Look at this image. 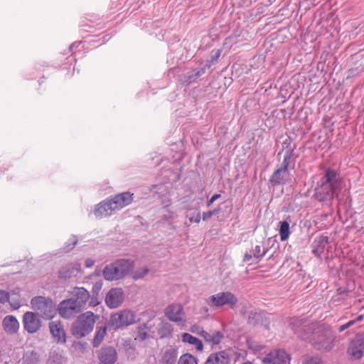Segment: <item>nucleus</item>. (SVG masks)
<instances>
[{
  "instance_id": "cd10ccee",
  "label": "nucleus",
  "mask_w": 364,
  "mask_h": 364,
  "mask_svg": "<svg viewBox=\"0 0 364 364\" xmlns=\"http://www.w3.org/2000/svg\"><path fill=\"white\" fill-rule=\"evenodd\" d=\"M181 340L183 343H188L195 346L196 349L201 351L203 348V343L200 340L195 336H193L188 333H183L181 336Z\"/></svg>"
},
{
  "instance_id": "ea45409f",
  "label": "nucleus",
  "mask_w": 364,
  "mask_h": 364,
  "mask_svg": "<svg viewBox=\"0 0 364 364\" xmlns=\"http://www.w3.org/2000/svg\"><path fill=\"white\" fill-rule=\"evenodd\" d=\"M190 331L193 333H196V334H198V335H200L201 337H203L204 333H205V330L203 329V327H201L199 325H197V324H194L193 325L191 328H190Z\"/></svg>"
},
{
  "instance_id": "bb28decb",
  "label": "nucleus",
  "mask_w": 364,
  "mask_h": 364,
  "mask_svg": "<svg viewBox=\"0 0 364 364\" xmlns=\"http://www.w3.org/2000/svg\"><path fill=\"white\" fill-rule=\"evenodd\" d=\"M177 355V349L172 347L168 348L162 355L163 364H176Z\"/></svg>"
},
{
  "instance_id": "4468645a",
  "label": "nucleus",
  "mask_w": 364,
  "mask_h": 364,
  "mask_svg": "<svg viewBox=\"0 0 364 364\" xmlns=\"http://www.w3.org/2000/svg\"><path fill=\"white\" fill-rule=\"evenodd\" d=\"M50 332L57 343L63 344L66 342V333L60 321H53L48 324Z\"/></svg>"
},
{
  "instance_id": "f8f14e48",
  "label": "nucleus",
  "mask_w": 364,
  "mask_h": 364,
  "mask_svg": "<svg viewBox=\"0 0 364 364\" xmlns=\"http://www.w3.org/2000/svg\"><path fill=\"white\" fill-rule=\"evenodd\" d=\"M81 272V264L79 262L67 264L60 268L58 272V277L63 280H68L76 277Z\"/></svg>"
},
{
  "instance_id": "ddd939ff",
  "label": "nucleus",
  "mask_w": 364,
  "mask_h": 364,
  "mask_svg": "<svg viewBox=\"0 0 364 364\" xmlns=\"http://www.w3.org/2000/svg\"><path fill=\"white\" fill-rule=\"evenodd\" d=\"M97 358L102 364H114L117 360L118 356L114 347L106 346L97 351Z\"/></svg>"
},
{
  "instance_id": "9b49d317",
  "label": "nucleus",
  "mask_w": 364,
  "mask_h": 364,
  "mask_svg": "<svg viewBox=\"0 0 364 364\" xmlns=\"http://www.w3.org/2000/svg\"><path fill=\"white\" fill-rule=\"evenodd\" d=\"M348 353L354 359H360L364 354V333L358 334L352 340L348 348Z\"/></svg>"
},
{
  "instance_id": "864d4df0",
  "label": "nucleus",
  "mask_w": 364,
  "mask_h": 364,
  "mask_svg": "<svg viewBox=\"0 0 364 364\" xmlns=\"http://www.w3.org/2000/svg\"><path fill=\"white\" fill-rule=\"evenodd\" d=\"M250 348H251L252 349H253L255 350H261V348L259 346H255V347L250 346Z\"/></svg>"
},
{
  "instance_id": "8fccbe9b",
  "label": "nucleus",
  "mask_w": 364,
  "mask_h": 364,
  "mask_svg": "<svg viewBox=\"0 0 364 364\" xmlns=\"http://www.w3.org/2000/svg\"><path fill=\"white\" fill-rule=\"evenodd\" d=\"M347 328H348V326L347 325V323H345L338 328V331H339V332H342Z\"/></svg>"
},
{
  "instance_id": "e433bc0d",
  "label": "nucleus",
  "mask_w": 364,
  "mask_h": 364,
  "mask_svg": "<svg viewBox=\"0 0 364 364\" xmlns=\"http://www.w3.org/2000/svg\"><path fill=\"white\" fill-rule=\"evenodd\" d=\"M149 272V268L144 267L141 269H138L133 272L132 273V279L134 280H138L144 278Z\"/></svg>"
},
{
  "instance_id": "20e7f679",
  "label": "nucleus",
  "mask_w": 364,
  "mask_h": 364,
  "mask_svg": "<svg viewBox=\"0 0 364 364\" xmlns=\"http://www.w3.org/2000/svg\"><path fill=\"white\" fill-rule=\"evenodd\" d=\"M99 316L92 311H86L79 315L72 324V334L77 338L85 337L91 333Z\"/></svg>"
},
{
  "instance_id": "a211bd4d",
  "label": "nucleus",
  "mask_w": 364,
  "mask_h": 364,
  "mask_svg": "<svg viewBox=\"0 0 364 364\" xmlns=\"http://www.w3.org/2000/svg\"><path fill=\"white\" fill-rule=\"evenodd\" d=\"M230 358L225 350L211 353L206 359L204 364H230Z\"/></svg>"
},
{
  "instance_id": "c756f323",
  "label": "nucleus",
  "mask_w": 364,
  "mask_h": 364,
  "mask_svg": "<svg viewBox=\"0 0 364 364\" xmlns=\"http://www.w3.org/2000/svg\"><path fill=\"white\" fill-rule=\"evenodd\" d=\"M106 333L107 326L105 325L102 326H97V331L92 341L93 347L97 348L101 344Z\"/></svg>"
},
{
  "instance_id": "72a5a7b5",
  "label": "nucleus",
  "mask_w": 364,
  "mask_h": 364,
  "mask_svg": "<svg viewBox=\"0 0 364 364\" xmlns=\"http://www.w3.org/2000/svg\"><path fill=\"white\" fill-rule=\"evenodd\" d=\"M26 364H36L38 361V355L33 350L27 351L23 356Z\"/></svg>"
},
{
  "instance_id": "1a4fd4ad",
  "label": "nucleus",
  "mask_w": 364,
  "mask_h": 364,
  "mask_svg": "<svg viewBox=\"0 0 364 364\" xmlns=\"http://www.w3.org/2000/svg\"><path fill=\"white\" fill-rule=\"evenodd\" d=\"M22 322L25 331L29 333H36L42 326L39 315L32 311H26L23 314Z\"/></svg>"
},
{
  "instance_id": "f03ea898",
  "label": "nucleus",
  "mask_w": 364,
  "mask_h": 364,
  "mask_svg": "<svg viewBox=\"0 0 364 364\" xmlns=\"http://www.w3.org/2000/svg\"><path fill=\"white\" fill-rule=\"evenodd\" d=\"M341 191L339 174L334 170L327 168L314 189L313 197L319 202L331 201Z\"/></svg>"
},
{
  "instance_id": "f3484780",
  "label": "nucleus",
  "mask_w": 364,
  "mask_h": 364,
  "mask_svg": "<svg viewBox=\"0 0 364 364\" xmlns=\"http://www.w3.org/2000/svg\"><path fill=\"white\" fill-rule=\"evenodd\" d=\"M90 297V293L87 289L76 287L72 291V297L70 299L83 309Z\"/></svg>"
},
{
  "instance_id": "473e14b6",
  "label": "nucleus",
  "mask_w": 364,
  "mask_h": 364,
  "mask_svg": "<svg viewBox=\"0 0 364 364\" xmlns=\"http://www.w3.org/2000/svg\"><path fill=\"white\" fill-rule=\"evenodd\" d=\"M279 235L282 241H286L289 236V223L283 220L279 222Z\"/></svg>"
},
{
  "instance_id": "603ef678",
  "label": "nucleus",
  "mask_w": 364,
  "mask_h": 364,
  "mask_svg": "<svg viewBox=\"0 0 364 364\" xmlns=\"http://www.w3.org/2000/svg\"><path fill=\"white\" fill-rule=\"evenodd\" d=\"M363 315H360V316H358L355 319V323H356L357 321H362V320H363Z\"/></svg>"
},
{
  "instance_id": "de8ad7c7",
  "label": "nucleus",
  "mask_w": 364,
  "mask_h": 364,
  "mask_svg": "<svg viewBox=\"0 0 364 364\" xmlns=\"http://www.w3.org/2000/svg\"><path fill=\"white\" fill-rule=\"evenodd\" d=\"M100 289H101V284H100L96 283L93 286V291H94V292H96V294L98 293V291L100 290Z\"/></svg>"
},
{
  "instance_id": "9d476101",
  "label": "nucleus",
  "mask_w": 364,
  "mask_h": 364,
  "mask_svg": "<svg viewBox=\"0 0 364 364\" xmlns=\"http://www.w3.org/2000/svg\"><path fill=\"white\" fill-rule=\"evenodd\" d=\"M290 355L284 350L277 349L270 351L263 358L264 364H287Z\"/></svg>"
},
{
  "instance_id": "c9c22d12",
  "label": "nucleus",
  "mask_w": 364,
  "mask_h": 364,
  "mask_svg": "<svg viewBox=\"0 0 364 364\" xmlns=\"http://www.w3.org/2000/svg\"><path fill=\"white\" fill-rule=\"evenodd\" d=\"M77 237L76 235H72L68 239V242L65 243L63 251L65 252L71 251L77 245Z\"/></svg>"
},
{
  "instance_id": "6e6d98bb",
  "label": "nucleus",
  "mask_w": 364,
  "mask_h": 364,
  "mask_svg": "<svg viewBox=\"0 0 364 364\" xmlns=\"http://www.w3.org/2000/svg\"><path fill=\"white\" fill-rule=\"evenodd\" d=\"M242 364H252V363L251 362H248V361H247V362H245V363H242Z\"/></svg>"
},
{
  "instance_id": "2f4dec72",
  "label": "nucleus",
  "mask_w": 364,
  "mask_h": 364,
  "mask_svg": "<svg viewBox=\"0 0 364 364\" xmlns=\"http://www.w3.org/2000/svg\"><path fill=\"white\" fill-rule=\"evenodd\" d=\"M294 149L290 148L286 151L284 160L281 164L282 168H285V169L289 170V167L290 166L291 163L294 159Z\"/></svg>"
},
{
  "instance_id": "37998d69",
  "label": "nucleus",
  "mask_w": 364,
  "mask_h": 364,
  "mask_svg": "<svg viewBox=\"0 0 364 364\" xmlns=\"http://www.w3.org/2000/svg\"><path fill=\"white\" fill-rule=\"evenodd\" d=\"M9 294L5 291H0V302L5 303L9 301Z\"/></svg>"
},
{
  "instance_id": "79ce46f5",
  "label": "nucleus",
  "mask_w": 364,
  "mask_h": 364,
  "mask_svg": "<svg viewBox=\"0 0 364 364\" xmlns=\"http://www.w3.org/2000/svg\"><path fill=\"white\" fill-rule=\"evenodd\" d=\"M220 55V51L219 50H213L210 53V62L213 63L216 61Z\"/></svg>"
},
{
  "instance_id": "5fc2aeb1",
  "label": "nucleus",
  "mask_w": 364,
  "mask_h": 364,
  "mask_svg": "<svg viewBox=\"0 0 364 364\" xmlns=\"http://www.w3.org/2000/svg\"><path fill=\"white\" fill-rule=\"evenodd\" d=\"M289 144L290 143L288 141L287 139L284 141V145H286L287 147H288Z\"/></svg>"
},
{
  "instance_id": "c85d7f7f",
  "label": "nucleus",
  "mask_w": 364,
  "mask_h": 364,
  "mask_svg": "<svg viewBox=\"0 0 364 364\" xmlns=\"http://www.w3.org/2000/svg\"><path fill=\"white\" fill-rule=\"evenodd\" d=\"M173 331V326L168 322H162L158 328V334L161 338H171Z\"/></svg>"
},
{
  "instance_id": "aec40b11",
  "label": "nucleus",
  "mask_w": 364,
  "mask_h": 364,
  "mask_svg": "<svg viewBox=\"0 0 364 364\" xmlns=\"http://www.w3.org/2000/svg\"><path fill=\"white\" fill-rule=\"evenodd\" d=\"M166 316L170 321L174 322L182 321L183 316L182 306L180 304L169 305L166 309Z\"/></svg>"
},
{
  "instance_id": "4be33fe9",
  "label": "nucleus",
  "mask_w": 364,
  "mask_h": 364,
  "mask_svg": "<svg viewBox=\"0 0 364 364\" xmlns=\"http://www.w3.org/2000/svg\"><path fill=\"white\" fill-rule=\"evenodd\" d=\"M102 274L104 278L108 281L118 280L122 278L119 269L114 262L110 263L105 267Z\"/></svg>"
},
{
  "instance_id": "dca6fc26",
  "label": "nucleus",
  "mask_w": 364,
  "mask_h": 364,
  "mask_svg": "<svg viewBox=\"0 0 364 364\" xmlns=\"http://www.w3.org/2000/svg\"><path fill=\"white\" fill-rule=\"evenodd\" d=\"M247 322L249 324L254 326H261L268 328L269 325V318L264 312L250 311L248 315Z\"/></svg>"
},
{
  "instance_id": "6ab92c4d",
  "label": "nucleus",
  "mask_w": 364,
  "mask_h": 364,
  "mask_svg": "<svg viewBox=\"0 0 364 364\" xmlns=\"http://www.w3.org/2000/svg\"><path fill=\"white\" fill-rule=\"evenodd\" d=\"M2 326L4 330L11 335L17 333L20 326L16 318L12 315H8L4 317L2 321Z\"/></svg>"
},
{
  "instance_id": "a19ab883",
  "label": "nucleus",
  "mask_w": 364,
  "mask_h": 364,
  "mask_svg": "<svg viewBox=\"0 0 364 364\" xmlns=\"http://www.w3.org/2000/svg\"><path fill=\"white\" fill-rule=\"evenodd\" d=\"M303 364H321V360L318 357L308 358Z\"/></svg>"
},
{
  "instance_id": "4c0bfd02",
  "label": "nucleus",
  "mask_w": 364,
  "mask_h": 364,
  "mask_svg": "<svg viewBox=\"0 0 364 364\" xmlns=\"http://www.w3.org/2000/svg\"><path fill=\"white\" fill-rule=\"evenodd\" d=\"M146 329L147 326L146 323H144L138 327L137 338L139 340L144 341L149 337Z\"/></svg>"
},
{
  "instance_id": "a878e982",
  "label": "nucleus",
  "mask_w": 364,
  "mask_h": 364,
  "mask_svg": "<svg viewBox=\"0 0 364 364\" xmlns=\"http://www.w3.org/2000/svg\"><path fill=\"white\" fill-rule=\"evenodd\" d=\"M262 244L256 245L254 248L252 249L250 252H246L243 257V262H247L250 261L252 257H254L257 261L261 260V259L265 255L267 250H264L262 252Z\"/></svg>"
},
{
  "instance_id": "f704fd0d",
  "label": "nucleus",
  "mask_w": 364,
  "mask_h": 364,
  "mask_svg": "<svg viewBox=\"0 0 364 364\" xmlns=\"http://www.w3.org/2000/svg\"><path fill=\"white\" fill-rule=\"evenodd\" d=\"M178 364H198V362L193 355L185 353L180 357Z\"/></svg>"
},
{
  "instance_id": "c03bdc74",
  "label": "nucleus",
  "mask_w": 364,
  "mask_h": 364,
  "mask_svg": "<svg viewBox=\"0 0 364 364\" xmlns=\"http://www.w3.org/2000/svg\"><path fill=\"white\" fill-rule=\"evenodd\" d=\"M200 219H201V215H200V212H198L197 214L196 215V216H191L189 218V220L191 223H198L200 221Z\"/></svg>"
},
{
  "instance_id": "7ed1b4c3",
  "label": "nucleus",
  "mask_w": 364,
  "mask_h": 364,
  "mask_svg": "<svg viewBox=\"0 0 364 364\" xmlns=\"http://www.w3.org/2000/svg\"><path fill=\"white\" fill-rule=\"evenodd\" d=\"M133 194L130 192L118 193L113 197L100 203L94 210L96 218L108 217L132 203Z\"/></svg>"
},
{
  "instance_id": "2eb2a0df",
  "label": "nucleus",
  "mask_w": 364,
  "mask_h": 364,
  "mask_svg": "<svg viewBox=\"0 0 364 364\" xmlns=\"http://www.w3.org/2000/svg\"><path fill=\"white\" fill-rule=\"evenodd\" d=\"M123 291L121 289H110L105 298L106 304L110 308H117L123 302Z\"/></svg>"
},
{
  "instance_id": "39448f33",
  "label": "nucleus",
  "mask_w": 364,
  "mask_h": 364,
  "mask_svg": "<svg viewBox=\"0 0 364 364\" xmlns=\"http://www.w3.org/2000/svg\"><path fill=\"white\" fill-rule=\"evenodd\" d=\"M31 305L36 314L46 320L52 319L58 311L55 302L49 297L35 296L31 300Z\"/></svg>"
},
{
  "instance_id": "09e8293b",
  "label": "nucleus",
  "mask_w": 364,
  "mask_h": 364,
  "mask_svg": "<svg viewBox=\"0 0 364 364\" xmlns=\"http://www.w3.org/2000/svg\"><path fill=\"white\" fill-rule=\"evenodd\" d=\"M97 304H98V302L97 301L96 298L92 296L90 302V305L91 306H95Z\"/></svg>"
},
{
  "instance_id": "58836bf2",
  "label": "nucleus",
  "mask_w": 364,
  "mask_h": 364,
  "mask_svg": "<svg viewBox=\"0 0 364 364\" xmlns=\"http://www.w3.org/2000/svg\"><path fill=\"white\" fill-rule=\"evenodd\" d=\"M220 208H215L214 210H212L204 212L203 213V220L204 221L208 220L212 216L218 214L220 213Z\"/></svg>"
},
{
  "instance_id": "49530a36",
  "label": "nucleus",
  "mask_w": 364,
  "mask_h": 364,
  "mask_svg": "<svg viewBox=\"0 0 364 364\" xmlns=\"http://www.w3.org/2000/svg\"><path fill=\"white\" fill-rule=\"evenodd\" d=\"M94 264H95V260L90 259V258L87 259L85 262V265L87 268L92 267L94 265Z\"/></svg>"
},
{
  "instance_id": "412c9836",
  "label": "nucleus",
  "mask_w": 364,
  "mask_h": 364,
  "mask_svg": "<svg viewBox=\"0 0 364 364\" xmlns=\"http://www.w3.org/2000/svg\"><path fill=\"white\" fill-rule=\"evenodd\" d=\"M289 170L280 167L274 171L269 181L273 186L284 184L287 182Z\"/></svg>"
},
{
  "instance_id": "6e6552de",
  "label": "nucleus",
  "mask_w": 364,
  "mask_h": 364,
  "mask_svg": "<svg viewBox=\"0 0 364 364\" xmlns=\"http://www.w3.org/2000/svg\"><path fill=\"white\" fill-rule=\"evenodd\" d=\"M82 309V307L70 299L63 300L58 307L60 316L66 319L74 318Z\"/></svg>"
},
{
  "instance_id": "a18cd8bd",
  "label": "nucleus",
  "mask_w": 364,
  "mask_h": 364,
  "mask_svg": "<svg viewBox=\"0 0 364 364\" xmlns=\"http://www.w3.org/2000/svg\"><path fill=\"white\" fill-rule=\"evenodd\" d=\"M221 197L220 194H215L213 195L211 198L207 202V206L210 207L212 204L218 198Z\"/></svg>"
},
{
  "instance_id": "0eeeda50",
  "label": "nucleus",
  "mask_w": 364,
  "mask_h": 364,
  "mask_svg": "<svg viewBox=\"0 0 364 364\" xmlns=\"http://www.w3.org/2000/svg\"><path fill=\"white\" fill-rule=\"evenodd\" d=\"M135 315L130 310L121 311L111 316L109 326L114 329H117L124 326H129L134 322Z\"/></svg>"
},
{
  "instance_id": "b1692460",
  "label": "nucleus",
  "mask_w": 364,
  "mask_h": 364,
  "mask_svg": "<svg viewBox=\"0 0 364 364\" xmlns=\"http://www.w3.org/2000/svg\"><path fill=\"white\" fill-rule=\"evenodd\" d=\"M203 338L205 341L212 346L219 344L224 338V334L220 331H205Z\"/></svg>"
},
{
  "instance_id": "393cba45",
  "label": "nucleus",
  "mask_w": 364,
  "mask_h": 364,
  "mask_svg": "<svg viewBox=\"0 0 364 364\" xmlns=\"http://www.w3.org/2000/svg\"><path fill=\"white\" fill-rule=\"evenodd\" d=\"M122 278L134 267V262L127 259H119L114 262Z\"/></svg>"
},
{
  "instance_id": "7c9ffc66",
  "label": "nucleus",
  "mask_w": 364,
  "mask_h": 364,
  "mask_svg": "<svg viewBox=\"0 0 364 364\" xmlns=\"http://www.w3.org/2000/svg\"><path fill=\"white\" fill-rule=\"evenodd\" d=\"M205 72V68H203L199 70H194L191 72L187 73L184 75V82L190 84L193 82H195L199 77L203 75Z\"/></svg>"
},
{
  "instance_id": "423d86ee",
  "label": "nucleus",
  "mask_w": 364,
  "mask_h": 364,
  "mask_svg": "<svg viewBox=\"0 0 364 364\" xmlns=\"http://www.w3.org/2000/svg\"><path fill=\"white\" fill-rule=\"evenodd\" d=\"M205 302L210 306L215 308H218L226 304L233 306L237 303V299L231 292L223 291L208 297L205 299Z\"/></svg>"
},
{
  "instance_id": "5701e85b",
  "label": "nucleus",
  "mask_w": 364,
  "mask_h": 364,
  "mask_svg": "<svg viewBox=\"0 0 364 364\" xmlns=\"http://www.w3.org/2000/svg\"><path fill=\"white\" fill-rule=\"evenodd\" d=\"M328 242V237L325 235H321L315 239L312 245V253L318 257L323 252L326 245Z\"/></svg>"
},
{
  "instance_id": "3c124183",
  "label": "nucleus",
  "mask_w": 364,
  "mask_h": 364,
  "mask_svg": "<svg viewBox=\"0 0 364 364\" xmlns=\"http://www.w3.org/2000/svg\"><path fill=\"white\" fill-rule=\"evenodd\" d=\"M348 326V328L351 327L355 323V320H351L346 323Z\"/></svg>"
},
{
  "instance_id": "f257e3e1",
  "label": "nucleus",
  "mask_w": 364,
  "mask_h": 364,
  "mask_svg": "<svg viewBox=\"0 0 364 364\" xmlns=\"http://www.w3.org/2000/svg\"><path fill=\"white\" fill-rule=\"evenodd\" d=\"M290 326L299 337L307 340L318 350H329L334 341L330 328L324 324L310 323L305 318H292Z\"/></svg>"
}]
</instances>
